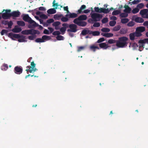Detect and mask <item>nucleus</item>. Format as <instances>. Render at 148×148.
<instances>
[{"mask_svg": "<svg viewBox=\"0 0 148 148\" xmlns=\"http://www.w3.org/2000/svg\"><path fill=\"white\" fill-rule=\"evenodd\" d=\"M49 37L48 36H47V35H44L42 37V39L43 40L45 41V40H46L47 39H49Z\"/></svg>", "mask_w": 148, "mask_h": 148, "instance_id": "4d7b16f0", "label": "nucleus"}, {"mask_svg": "<svg viewBox=\"0 0 148 148\" xmlns=\"http://www.w3.org/2000/svg\"><path fill=\"white\" fill-rule=\"evenodd\" d=\"M86 47L84 46H82L78 47H77V51L78 52L84 50L85 48Z\"/></svg>", "mask_w": 148, "mask_h": 148, "instance_id": "e433bc0d", "label": "nucleus"}, {"mask_svg": "<svg viewBox=\"0 0 148 148\" xmlns=\"http://www.w3.org/2000/svg\"><path fill=\"white\" fill-rule=\"evenodd\" d=\"M30 30H31V34H29L35 35L36 34H40V32L37 30L34 29H31Z\"/></svg>", "mask_w": 148, "mask_h": 148, "instance_id": "dca6fc26", "label": "nucleus"}, {"mask_svg": "<svg viewBox=\"0 0 148 148\" xmlns=\"http://www.w3.org/2000/svg\"><path fill=\"white\" fill-rule=\"evenodd\" d=\"M88 29H84L82 31L81 34L83 36H85L88 34Z\"/></svg>", "mask_w": 148, "mask_h": 148, "instance_id": "72a5a7b5", "label": "nucleus"}, {"mask_svg": "<svg viewBox=\"0 0 148 148\" xmlns=\"http://www.w3.org/2000/svg\"><path fill=\"white\" fill-rule=\"evenodd\" d=\"M80 21L85 20L87 19V16L85 15H80L78 17Z\"/></svg>", "mask_w": 148, "mask_h": 148, "instance_id": "6ab92c4d", "label": "nucleus"}, {"mask_svg": "<svg viewBox=\"0 0 148 148\" xmlns=\"http://www.w3.org/2000/svg\"><path fill=\"white\" fill-rule=\"evenodd\" d=\"M139 11V9L137 8H135L133 9L132 11V12L134 14H135L138 12Z\"/></svg>", "mask_w": 148, "mask_h": 148, "instance_id": "58836bf2", "label": "nucleus"}, {"mask_svg": "<svg viewBox=\"0 0 148 148\" xmlns=\"http://www.w3.org/2000/svg\"><path fill=\"white\" fill-rule=\"evenodd\" d=\"M138 43L140 44H144L148 43V38H145L143 40H140L139 41Z\"/></svg>", "mask_w": 148, "mask_h": 148, "instance_id": "b1692460", "label": "nucleus"}, {"mask_svg": "<svg viewBox=\"0 0 148 148\" xmlns=\"http://www.w3.org/2000/svg\"><path fill=\"white\" fill-rule=\"evenodd\" d=\"M121 28V26L120 25H118L114 27L112 30L114 31H119L120 29Z\"/></svg>", "mask_w": 148, "mask_h": 148, "instance_id": "473e14b6", "label": "nucleus"}, {"mask_svg": "<svg viewBox=\"0 0 148 148\" xmlns=\"http://www.w3.org/2000/svg\"><path fill=\"white\" fill-rule=\"evenodd\" d=\"M66 30V27H63L61 28L60 29V31L62 33V34H63V33H64Z\"/></svg>", "mask_w": 148, "mask_h": 148, "instance_id": "13d9d810", "label": "nucleus"}, {"mask_svg": "<svg viewBox=\"0 0 148 148\" xmlns=\"http://www.w3.org/2000/svg\"><path fill=\"white\" fill-rule=\"evenodd\" d=\"M61 24L60 22L59 21H56L54 22L52 24L53 26L55 27V29L56 30L58 29V28H56V27L58 26V25H60Z\"/></svg>", "mask_w": 148, "mask_h": 148, "instance_id": "4be33fe9", "label": "nucleus"}, {"mask_svg": "<svg viewBox=\"0 0 148 148\" xmlns=\"http://www.w3.org/2000/svg\"><path fill=\"white\" fill-rule=\"evenodd\" d=\"M22 30L21 27H18L17 26H15L14 28L12 29V31L14 33H18L21 32Z\"/></svg>", "mask_w": 148, "mask_h": 148, "instance_id": "f8f14e48", "label": "nucleus"}, {"mask_svg": "<svg viewBox=\"0 0 148 148\" xmlns=\"http://www.w3.org/2000/svg\"><path fill=\"white\" fill-rule=\"evenodd\" d=\"M69 18H75L77 17V14H76L74 13H71L69 12Z\"/></svg>", "mask_w": 148, "mask_h": 148, "instance_id": "aec40b11", "label": "nucleus"}, {"mask_svg": "<svg viewBox=\"0 0 148 148\" xmlns=\"http://www.w3.org/2000/svg\"><path fill=\"white\" fill-rule=\"evenodd\" d=\"M120 10H116L113 11L112 13V14L113 15H118L121 13Z\"/></svg>", "mask_w": 148, "mask_h": 148, "instance_id": "2f4dec72", "label": "nucleus"}, {"mask_svg": "<svg viewBox=\"0 0 148 148\" xmlns=\"http://www.w3.org/2000/svg\"><path fill=\"white\" fill-rule=\"evenodd\" d=\"M18 25L22 27H24L25 25V23L22 21H17Z\"/></svg>", "mask_w": 148, "mask_h": 148, "instance_id": "c756f323", "label": "nucleus"}, {"mask_svg": "<svg viewBox=\"0 0 148 148\" xmlns=\"http://www.w3.org/2000/svg\"><path fill=\"white\" fill-rule=\"evenodd\" d=\"M56 10L54 8H51L47 10V13L50 14H55L56 13Z\"/></svg>", "mask_w": 148, "mask_h": 148, "instance_id": "4468645a", "label": "nucleus"}, {"mask_svg": "<svg viewBox=\"0 0 148 148\" xmlns=\"http://www.w3.org/2000/svg\"><path fill=\"white\" fill-rule=\"evenodd\" d=\"M69 27L70 29H67V31L68 32H75L77 31V26L75 24H71L69 25Z\"/></svg>", "mask_w": 148, "mask_h": 148, "instance_id": "6e6552de", "label": "nucleus"}, {"mask_svg": "<svg viewBox=\"0 0 148 148\" xmlns=\"http://www.w3.org/2000/svg\"><path fill=\"white\" fill-rule=\"evenodd\" d=\"M56 38L57 40H63L64 39V38L62 36L59 35L56 37Z\"/></svg>", "mask_w": 148, "mask_h": 148, "instance_id": "8fccbe9b", "label": "nucleus"}, {"mask_svg": "<svg viewBox=\"0 0 148 148\" xmlns=\"http://www.w3.org/2000/svg\"><path fill=\"white\" fill-rule=\"evenodd\" d=\"M101 31L103 32H109L110 30L109 28L104 27L101 29Z\"/></svg>", "mask_w": 148, "mask_h": 148, "instance_id": "c03bdc74", "label": "nucleus"}, {"mask_svg": "<svg viewBox=\"0 0 148 148\" xmlns=\"http://www.w3.org/2000/svg\"><path fill=\"white\" fill-rule=\"evenodd\" d=\"M87 25V23L85 21H80L79 22L78 25L79 26L84 27Z\"/></svg>", "mask_w": 148, "mask_h": 148, "instance_id": "393cba45", "label": "nucleus"}, {"mask_svg": "<svg viewBox=\"0 0 148 148\" xmlns=\"http://www.w3.org/2000/svg\"><path fill=\"white\" fill-rule=\"evenodd\" d=\"M108 21V18L107 17L104 18L101 20V22L102 23H107Z\"/></svg>", "mask_w": 148, "mask_h": 148, "instance_id": "3c124183", "label": "nucleus"}, {"mask_svg": "<svg viewBox=\"0 0 148 148\" xmlns=\"http://www.w3.org/2000/svg\"><path fill=\"white\" fill-rule=\"evenodd\" d=\"M60 34V33L59 31H55L53 32L52 34L54 36L57 35L58 36Z\"/></svg>", "mask_w": 148, "mask_h": 148, "instance_id": "6e6d98bb", "label": "nucleus"}, {"mask_svg": "<svg viewBox=\"0 0 148 148\" xmlns=\"http://www.w3.org/2000/svg\"><path fill=\"white\" fill-rule=\"evenodd\" d=\"M128 38L125 36L120 37L119 38V40H117L116 42V46L119 48H123L127 44L126 41L128 40Z\"/></svg>", "mask_w": 148, "mask_h": 148, "instance_id": "f257e3e1", "label": "nucleus"}, {"mask_svg": "<svg viewBox=\"0 0 148 148\" xmlns=\"http://www.w3.org/2000/svg\"><path fill=\"white\" fill-rule=\"evenodd\" d=\"M130 39L132 40H134L135 37L136 36L134 33H130L129 35Z\"/></svg>", "mask_w": 148, "mask_h": 148, "instance_id": "7c9ffc66", "label": "nucleus"}, {"mask_svg": "<svg viewBox=\"0 0 148 148\" xmlns=\"http://www.w3.org/2000/svg\"><path fill=\"white\" fill-rule=\"evenodd\" d=\"M134 33L135 34L136 36L137 37H140L142 35V34H141V33H140V32L137 31H136V32Z\"/></svg>", "mask_w": 148, "mask_h": 148, "instance_id": "49530a36", "label": "nucleus"}, {"mask_svg": "<svg viewBox=\"0 0 148 148\" xmlns=\"http://www.w3.org/2000/svg\"><path fill=\"white\" fill-rule=\"evenodd\" d=\"M22 67L21 66H16L15 67L14 69V73L17 74H20L23 72Z\"/></svg>", "mask_w": 148, "mask_h": 148, "instance_id": "1a4fd4ad", "label": "nucleus"}, {"mask_svg": "<svg viewBox=\"0 0 148 148\" xmlns=\"http://www.w3.org/2000/svg\"><path fill=\"white\" fill-rule=\"evenodd\" d=\"M21 36L19 34H13L12 32L9 33L8 36L13 39V38L18 39L20 38Z\"/></svg>", "mask_w": 148, "mask_h": 148, "instance_id": "9b49d317", "label": "nucleus"}, {"mask_svg": "<svg viewBox=\"0 0 148 148\" xmlns=\"http://www.w3.org/2000/svg\"><path fill=\"white\" fill-rule=\"evenodd\" d=\"M91 17L92 20L95 22L99 21L102 17L101 14L97 13H91Z\"/></svg>", "mask_w": 148, "mask_h": 148, "instance_id": "20e7f679", "label": "nucleus"}, {"mask_svg": "<svg viewBox=\"0 0 148 148\" xmlns=\"http://www.w3.org/2000/svg\"><path fill=\"white\" fill-rule=\"evenodd\" d=\"M116 23V22L114 21H111L109 22V25L110 26H114Z\"/></svg>", "mask_w": 148, "mask_h": 148, "instance_id": "a19ab883", "label": "nucleus"}, {"mask_svg": "<svg viewBox=\"0 0 148 148\" xmlns=\"http://www.w3.org/2000/svg\"><path fill=\"white\" fill-rule=\"evenodd\" d=\"M20 38H18V40L19 42H23L25 41V37L23 35H21Z\"/></svg>", "mask_w": 148, "mask_h": 148, "instance_id": "5701e85b", "label": "nucleus"}, {"mask_svg": "<svg viewBox=\"0 0 148 148\" xmlns=\"http://www.w3.org/2000/svg\"><path fill=\"white\" fill-rule=\"evenodd\" d=\"M61 20L63 22H66L69 20V19L67 17H62L61 18Z\"/></svg>", "mask_w": 148, "mask_h": 148, "instance_id": "603ef678", "label": "nucleus"}, {"mask_svg": "<svg viewBox=\"0 0 148 148\" xmlns=\"http://www.w3.org/2000/svg\"><path fill=\"white\" fill-rule=\"evenodd\" d=\"M40 17L41 18L44 19H46L48 18L47 16L44 14H41Z\"/></svg>", "mask_w": 148, "mask_h": 148, "instance_id": "5fc2aeb1", "label": "nucleus"}, {"mask_svg": "<svg viewBox=\"0 0 148 148\" xmlns=\"http://www.w3.org/2000/svg\"><path fill=\"white\" fill-rule=\"evenodd\" d=\"M131 10V9L129 7L127 8H125V9L123 10V11L125 13H130Z\"/></svg>", "mask_w": 148, "mask_h": 148, "instance_id": "f704fd0d", "label": "nucleus"}, {"mask_svg": "<svg viewBox=\"0 0 148 148\" xmlns=\"http://www.w3.org/2000/svg\"><path fill=\"white\" fill-rule=\"evenodd\" d=\"M135 24L134 23L133 21H131L127 24V26L129 27H132Z\"/></svg>", "mask_w": 148, "mask_h": 148, "instance_id": "09e8293b", "label": "nucleus"}, {"mask_svg": "<svg viewBox=\"0 0 148 148\" xmlns=\"http://www.w3.org/2000/svg\"><path fill=\"white\" fill-rule=\"evenodd\" d=\"M53 22L54 20L53 19H50L47 21V23L48 24H49L53 23Z\"/></svg>", "mask_w": 148, "mask_h": 148, "instance_id": "69168bd1", "label": "nucleus"}, {"mask_svg": "<svg viewBox=\"0 0 148 148\" xmlns=\"http://www.w3.org/2000/svg\"><path fill=\"white\" fill-rule=\"evenodd\" d=\"M4 11H5V12L2 14V17L4 19H8L11 17L10 13H9L11 12V10L4 9L3 12Z\"/></svg>", "mask_w": 148, "mask_h": 148, "instance_id": "0eeeda50", "label": "nucleus"}, {"mask_svg": "<svg viewBox=\"0 0 148 148\" xmlns=\"http://www.w3.org/2000/svg\"><path fill=\"white\" fill-rule=\"evenodd\" d=\"M141 1V0H134V1H132L131 2H129V4H130L131 5H132V4L134 5L138 4L139 2Z\"/></svg>", "mask_w": 148, "mask_h": 148, "instance_id": "c85d7f7f", "label": "nucleus"}, {"mask_svg": "<svg viewBox=\"0 0 148 148\" xmlns=\"http://www.w3.org/2000/svg\"><path fill=\"white\" fill-rule=\"evenodd\" d=\"M80 21L79 19V18L78 17L77 18L73 20V22L75 24H77L78 25L79 22Z\"/></svg>", "mask_w": 148, "mask_h": 148, "instance_id": "37998d69", "label": "nucleus"}, {"mask_svg": "<svg viewBox=\"0 0 148 148\" xmlns=\"http://www.w3.org/2000/svg\"><path fill=\"white\" fill-rule=\"evenodd\" d=\"M99 45L101 48L104 49H106L109 47L108 45L106 44V43H101L99 44Z\"/></svg>", "mask_w": 148, "mask_h": 148, "instance_id": "ddd939ff", "label": "nucleus"}, {"mask_svg": "<svg viewBox=\"0 0 148 148\" xmlns=\"http://www.w3.org/2000/svg\"><path fill=\"white\" fill-rule=\"evenodd\" d=\"M148 12V10L147 9H144L140 11V14L142 15H146Z\"/></svg>", "mask_w": 148, "mask_h": 148, "instance_id": "a211bd4d", "label": "nucleus"}, {"mask_svg": "<svg viewBox=\"0 0 148 148\" xmlns=\"http://www.w3.org/2000/svg\"><path fill=\"white\" fill-rule=\"evenodd\" d=\"M8 68V66L7 64H4L3 66H1V70L3 71L6 70Z\"/></svg>", "mask_w": 148, "mask_h": 148, "instance_id": "cd10ccee", "label": "nucleus"}, {"mask_svg": "<svg viewBox=\"0 0 148 148\" xmlns=\"http://www.w3.org/2000/svg\"><path fill=\"white\" fill-rule=\"evenodd\" d=\"M100 34V32L98 31H92V35L93 36H98Z\"/></svg>", "mask_w": 148, "mask_h": 148, "instance_id": "a18cd8bd", "label": "nucleus"}, {"mask_svg": "<svg viewBox=\"0 0 148 148\" xmlns=\"http://www.w3.org/2000/svg\"><path fill=\"white\" fill-rule=\"evenodd\" d=\"M11 16H12L13 18L19 17L21 14V13L18 10L14 11H12L10 13Z\"/></svg>", "mask_w": 148, "mask_h": 148, "instance_id": "9d476101", "label": "nucleus"}, {"mask_svg": "<svg viewBox=\"0 0 148 148\" xmlns=\"http://www.w3.org/2000/svg\"><path fill=\"white\" fill-rule=\"evenodd\" d=\"M62 16V14H55L54 16V18L56 20H59Z\"/></svg>", "mask_w": 148, "mask_h": 148, "instance_id": "bb28decb", "label": "nucleus"}, {"mask_svg": "<svg viewBox=\"0 0 148 148\" xmlns=\"http://www.w3.org/2000/svg\"><path fill=\"white\" fill-rule=\"evenodd\" d=\"M129 20L127 18H123L121 19V22L122 23L125 24L127 23Z\"/></svg>", "mask_w": 148, "mask_h": 148, "instance_id": "c9c22d12", "label": "nucleus"}, {"mask_svg": "<svg viewBox=\"0 0 148 148\" xmlns=\"http://www.w3.org/2000/svg\"><path fill=\"white\" fill-rule=\"evenodd\" d=\"M128 16V14L125 12V13H121L120 16V17L122 18H125L127 17Z\"/></svg>", "mask_w": 148, "mask_h": 148, "instance_id": "4c0bfd02", "label": "nucleus"}, {"mask_svg": "<svg viewBox=\"0 0 148 148\" xmlns=\"http://www.w3.org/2000/svg\"><path fill=\"white\" fill-rule=\"evenodd\" d=\"M13 24V23L12 22V21H10L9 22H8V27L10 28H11Z\"/></svg>", "mask_w": 148, "mask_h": 148, "instance_id": "774afa93", "label": "nucleus"}, {"mask_svg": "<svg viewBox=\"0 0 148 148\" xmlns=\"http://www.w3.org/2000/svg\"><path fill=\"white\" fill-rule=\"evenodd\" d=\"M95 12L98 13H103L107 14L109 12L110 10L108 8L106 9L103 8H99L98 7H95L94 8Z\"/></svg>", "mask_w": 148, "mask_h": 148, "instance_id": "39448f33", "label": "nucleus"}, {"mask_svg": "<svg viewBox=\"0 0 148 148\" xmlns=\"http://www.w3.org/2000/svg\"><path fill=\"white\" fill-rule=\"evenodd\" d=\"M35 41L36 42H45V41L43 40L42 38H36Z\"/></svg>", "mask_w": 148, "mask_h": 148, "instance_id": "de8ad7c7", "label": "nucleus"}, {"mask_svg": "<svg viewBox=\"0 0 148 148\" xmlns=\"http://www.w3.org/2000/svg\"><path fill=\"white\" fill-rule=\"evenodd\" d=\"M136 31L140 33L144 32L145 30V28L144 27H137L136 29Z\"/></svg>", "mask_w": 148, "mask_h": 148, "instance_id": "f3484780", "label": "nucleus"}, {"mask_svg": "<svg viewBox=\"0 0 148 148\" xmlns=\"http://www.w3.org/2000/svg\"><path fill=\"white\" fill-rule=\"evenodd\" d=\"M86 8V6L84 5H83L81 6L80 9L77 11L78 14H80L82 13L87 14L90 12V10L89 9H86L84 10L83 11V10L85 9Z\"/></svg>", "mask_w": 148, "mask_h": 148, "instance_id": "423d86ee", "label": "nucleus"}, {"mask_svg": "<svg viewBox=\"0 0 148 148\" xmlns=\"http://www.w3.org/2000/svg\"><path fill=\"white\" fill-rule=\"evenodd\" d=\"M134 21L137 23H142L144 22V20L142 18L137 17L135 18Z\"/></svg>", "mask_w": 148, "mask_h": 148, "instance_id": "2eb2a0df", "label": "nucleus"}, {"mask_svg": "<svg viewBox=\"0 0 148 148\" xmlns=\"http://www.w3.org/2000/svg\"><path fill=\"white\" fill-rule=\"evenodd\" d=\"M90 49L91 50H92L93 51H95L96 49H99V48L98 46H95L94 45L91 46L90 47Z\"/></svg>", "mask_w": 148, "mask_h": 148, "instance_id": "a878e982", "label": "nucleus"}, {"mask_svg": "<svg viewBox=\"0 0 148 148\" xmlns=\"http://www.w3.org/2000/svg\"><path fill=\"white\" fill-rule=\"evenodd\" d=\"M113 36V34L111 33H107L106 37L110 38Z\"/></svg>", "mask_w": 148, "mask_h": 148, "instance_id": "e2e57ef3", "label": "nucleus"}, {"mask_svg": "<svg viewBox=\"0 0 148 148\" xmlns=\"http://www.w3.org/2000/svg\"><path fill=\"white\" fill-rule=\"evenodd\" d=\"M100 23L98 22H95L93 25V26L95 27H98L100 26Z\"/></svg>", "mask_w": 148, "mask_h": 148, "instance_id": "680f3d73", "label": "nucleus"}, {"mask_svg": "<svg viewBox=\"0 0 148 148\" xmlns=\"http://www.w3.org/2000/svg\"><path fill=\"white\" fill-rule=\"evenodd\" d=\"M35 35L30 36H28V39L30 40H33L35 38Z\"/></svg>", "mask_w": 148, "mask_h": 148, "instance_id": "338daca9", "label": "nucleus"}, {"mask_svg": "<svg viewBox=\"0 0 148 148\" xmlns=\"http://www.w3.org/2000/svg\"><path fill=\"white\" fill-rule=\"evenodd\" d=\"M105 40V39L103 38H101L99 39L97 42L98 43H100L104 41Z\"/></svg>", "mask_w": 148, "mask_h": 148, "instance_id": "bf43d9fd", "label": "nucleus"}, {"mask_svg": "<svg viewBox=\"0 0 148 148\" xmlns=\"http://www.w3.org/2000/svg\"><path fill=\"white\" fill-rule=\"evenodd\" d=\"M56 1L55 0H53V6L55 7L54 8L55 9H56L59 6L58 3H55Z\"/></svg>", "mask_w": 148, "mask_h": 148, "instance_id": "79ce46f5", "label": "nucleus"}, {"mask_svg": "<svg viewBox=\"0 0 148 148\" xmlns=\"http://www.w3.org/2000/svg\"><path fill=\"white\" fill-rule=\"evenodd\" d=\"M31 30H26L22 31L21 32V33L23 34L28 35L29 34H31Z\"/></svg>", "mask_w": 148, "mask_h": 148, "instance_id": "412c9836", "label": "nucleus"}, {"mask_svg": "<svg viewBox=\"0 0 148 148\" xmlns=\"http://www.w3.org/2000/svg\"><path fill=\"white\" fill-rule=\"evenodd\" d=\"M23 20L25 21L28 22L30 24H33V25L34 27H37L38 25L30 17L28 14L25 15L23 17Z\"/></svg>", "mask_w": 148, "mask_h": 148, "instance_id": "f03ea898", "label": "nucleus"}, {"mask_svg": "<svg viewBox=\"0 0 148 148\" xmlns=\"http://www.w3.org/2000/svg\"><path fill=\"white\" fill-rule=\"evenodd\" d=\"M8 32V31L7 30L3 29L1 32V34L2 35H4V34H6Z\"/></svg>", "mask_w": 148, "mask_h": 148, "instance_id": "0e129e2a", "label": "nucleus"}, {"mask_svg": "<svg viewBox=\"0 0 148 148\" xmlns=\"http://www.w3.org/2000/svg\"><path fill=\"white\" fill-rule=\"evenodd\" d=\"M144 45L143 44H142L141 45H140L139 47V50L140 51H141L143 50V48H144Z\"/></svg>", "mask_w": 148, "mask_h": 148, "instance_id": "052dcab7", "label": "nucleus"}, {"mask_svg": "<svg viewBox=\"0 0 148 148\" xmlns=\"http://www.w3.org/2000/svg\"><path fill=\"white\" fill-rule=\"evenodd\" d=\"M31 66H28L26 67L27 69L26 70L27 74L29 73H33V72H35L37 70V69L35 67L36 64L34 63V62H32L31 63Z\"/></svg>", "mask_w": 148, "mask_h": 148, "instance_id": "7ed1b4c3", "label": "nucleus"}, {"mask_svg": "<svg viewBox=\"0 0 148 148\" xmlns=\"http://www.w3.org/2000/svg\"><path fill=\"white\" fill-rule=\"evenodd\" d=\"M116 40L113 39H110L108 40V42L110 44H114L116 43Z\"/></svg>", "mask_w": 148, "mask_h": 148, "instance_id": "ea45409f", "label": "nucleus"}, {"mask_svg": "<svg viewBox=\"0 0 148 148\" xmlns=\"http://www.w3.org/2000/svg\"><path fill=\"white\" fill-rule=\"evenodd\" d=\"M144 6V5L143 3H140L138 4L137 6V7L138 8L140 9L142 8Z\"/></svg>", "mask_w": 148, "mask_h": 148, "instance_id": "864d4df0", "label": "nucleus"}]
</instances>
